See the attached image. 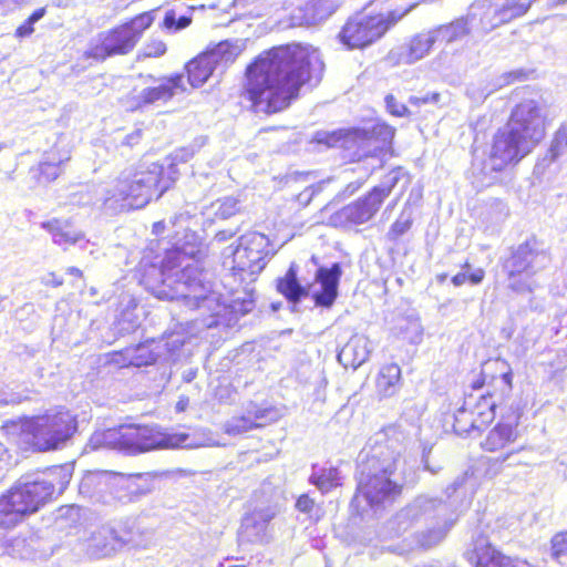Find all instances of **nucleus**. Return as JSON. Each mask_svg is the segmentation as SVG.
Returning <instances> with one entry per match:
<instances>
[{
    "mask_svg": "<svg viewBox=\"0 0 567 567\" xmlns=\"http://www.w3.org/2000/svg\"><path fill=\"white\" fill-rule=\"evenodd\" d=\"M367 176L359 178L355 182H351L347 185L344 193L348 195L354 194L365 182Z\"/></svg>",
    "mask_w": 567,
    "mask_h": 567,
    "instance_id": "e2e57ef3",
    "label": "nucleus"
},
{
    "mask_svg": "<svg viewBox=\"0 0 567 567\" xmlns=\"http://www.w3.org/2000/svg\"><path fill=\"white\" fill-rule=\"evenodd\" d=\"M192 18L186 14H177L175 9L167 10L164 17L163 24L169 31H179L188 27Z\"/></svg>",
    "mask_w": 567,
    "mask_h": 567,
    "instance_id": "a18cd8bd",
    "label": "nucleus"
},
{
    "mask_svg": "<svg viewBox=\"0 0 567 567\" xmlns=\"http://www.w3.org/2000/svg\"><path fill=\"white\" fill-rule=\"evenodd\" d=\"M70 158L69 152L63 153L51 151L45 159L40 163L39 171L40 175L45 177L48 181H54L60 174V165Z\"/></svg>",
    "mask_w": 567,
    "mask_h": 567,
    "instance_id": "e433bc0d",
    "label": "nucleus"
},
{
    "mask_svg": "<svg viewBox=\"0 0 567 567\" xmlns=\"http://www.w3.org/2000/svg\"><path fill=\"white\" fill-rule=\"evenodd\" d=\"M121 450L138 454L162 449H196L204 443L184 432H165L157 425L120 426Z\"/></svg>",
    "mask_w": 567,
    "mask_h": 567,
    "instance_id": "0eeeda50",
    "label": "nucleus"
},
{
    "mask_svg": "<svg viewBox=\"0 0 567 567\" xmlns=\"http://www.w3.org/2000/svg\"><path fill=\"white\" fill-rule=\"evenodd\" d=\"M466 559L475 567H533L527 561L513 560L493 548L484 530L474 536L473 550L466 554Z\"/></svg>",
    "mask_w": 567,
    "mask_h": 567,
    "instance_id": "a211bd4d",
    "label": "nucleus"
},
{
    "mask_svg": "<svg viewBox=\"0 0 567 567\" xmlns=\"http://www.w3.org/2000/svg\"><path fill=\"white\" fill-rule=\"evenodd\" d=\"M100 480L97 474H89L83 477L80 483V493L86 496H92L91 487Z\"/></svg>",
    "mask_w": 567,
    "mask_h": 567,
    "instance_id": "864d4df0",
    "label": "nucleus"
},
{
    "mask_svg": "<svg viewBox=\"0 0 567 567\" xmlns=\"http://www.w3.org/2000/svg\"><path fill=\"white\" fill-rule=\"evenodd\" d=\"M472 399L473 394L465 400L464 405L454 414L453 429L460 435L468 434L472 430H480L483 426L468 409V406H472Z\"/></svg>",
    "mask_w": 567,
    "mask_h": 567,
    "instance_id": "473e14b6",
    "label": "nucleus"
},
{
    "mask_svg": "<svg viewBox=\"0 0 567 567\" xmlns=\"http://www.w3.org/2000/svg\"><path fill=\"white\" fill-rule=\"evenodd\" d=\"M41 227L45 229L52 237L54 244L60 246L79 245L81 249H86L90 240L84 239V235L72 229L69 220L51 219L41 223Z\"/></svg>",
    "mask_w": 567,
    "mask_h": 567,
    "instance_id": "bb28decb",
    "label": "nucleus"
},
{
    "mask_svg": "<svg viewBox=\"0 0 567 567\" xmlns=\"http://www.w3.org/2000/svg\"><path fill=\"white\" fill-rule=\"evenodd\" d=\"M400 179L399 171H391L368 195L344 206L337 212L331 220L336 225L349 227L369 221L379 210L383 200L391 194Z\"/></svg>",
    "mask_w": 567,
    "mask_h": 567,
    "instance_id": "9b49d317",
    "label": "nucleus"
},
{
    "mask_svg": "<svg viewBox=\"0 0 567 567\" xmlns=\"http://www.w3.org/2000/svg\"><path fill=\"white\" fill-rule=\"evenodd\" d=\"M177 179L175 164L167 171L157 163L141 164L135 169L121 173L113 187L107 192L104 205L109 208L138 209L150 203L153 196L159 198Z\"/></svg>",
    "mask_w": 567,
    "mask_h": 567,
    "instance_id": "39448f33",
    "label": "nucleus"
},
{
    "mask_svg": "<svg viewBox=\"0 0 567 567\" xmlns=\"http://www.w3.org/2000/svg\"><path fill=\"white\" fill-rule=\"evenodd\" d=\"M467 280V274L466 272H458L452 278V282L454 286L460 287Z\"/></svg>",
    "mask_w": 567,
    "mask_h": 567,
    "instance_id": "69168bd1",
    "label": "nucleus"
},
{
    "mask_svg": "<svg viewBox=\"0 0 567 567\" xmlns=\"http://www.w3.org/2000/svg\"><path fill=\"white\" fill-rule=\"evenodd\" d=\"M337 3L334 0H308L302 8L300 24L315 25L327 18H329L336 10Z\"/></svg>",
    "mask_w": 567,
    "mask_h": 567,
    "instance_id": "7c9ffc66",
    "label": "nucleus"
},
{
    "mask_svg": "<svg viewBox=\"0 0 567 567\" xmlns=\"http://www.w3.org/2000/svg\"><path fill=\"white\" fill-rule=\"evenodd\" d=\"M485 272L482 268L475 269L472 274L467 275V280L472 285H478L483 281Z\"/></svg>",
    "mask_w": 567,
    "mask_h": 567,
    "instance_id": "052dcab7",
    "label": "nucleus"
},
{
    "mask_svg": "<svg viewBox=\"0 0 567 567\" xmlns=\"http://www.w3.org/2000/svg\"><path fill=\"white\" fill-rule=\"evenodd\" d=\"M520 412L518 410L513 415L505 417L502 415L499 422L493 426L481 442V447L486 452L505 451L511 444L515 443L519 436L518 423Z\"/></svg>",
    "mask_w": 567,
    "mask_h": 567,
    "instance_id": "6ab92c4d",
    "label": "nucleus"
},
{
    "mask_svg": "<svg viewBox=\"0 0 567 567\" xmlns=\"http://www.w3.org/2000/svg\"><path fill=\"white\" fill-rule=\"evenodd\" d=\"M82 508L76 505L60 507L55 513L54 524L60 530L75 527L81 520Z\"/></svg>",
    "mask_w": 567,
    "mask_h": 567,
    "instance_id": "58836bf2",
    "label": "nucleus"
},
{
    "mask_svg": "<svg viewBox=\"0 0 567 567\" xmlns=\"http://www.w3.org/2000/svg\"><path fill=\"white\" fill-rule=\"evenodd\" d=\"M277 289L293 303L298 302L301 297L308 293L307 289L300 285L293 265L290 266L285 277L278 279Z\"/></svg>",
    "mask_w": 567,
    "mask_h": 567,
    "instance_id": "2f4dec72",
    "label": "nucleus"
},
{
    "mask_svg": "<svg viewBox=\"0 0 567 567\" xmlns=\"http://www.w3.org/2000/svg\"><path fill=\"white\" fill-rule=\"evenodd\" d=\"M413 225L412 212L403 209L398 219L391 225L386 233V239L391 243H396L400 237L405 235Z\"/></svg>",
    "mask_w": 567,
    "mask_h": 567,
    "instance_id": "ea45409f",
    "label": "nucleus"
},
{
    "mask_svg": "<svg viewBox=\"0 0 567 567\" xmlns=\"http://www.w3.org/2000/svg\"><path fill=\"white\" fill-rule=\"evenodd\" d=\"M432 447L427 449V447H424L423 449V453H422V464H423V467L429 471L430 473L432 474H437L441 470V466L437 465V466H433L431 465L430 463V452H431Z\"/></svg>",
    "mask_w": 567,
    "mask_h": 567,
    "instance_id": "6e6d98bb",
    "label": "nucleus"
},
{
    "mask_svg": "<svg viewBox=\"0 0 567 567\" xmlns=\"http://www.w3.org/2000/svg\"><path fill=\"white\" fill-rule=\"evenodd\" d=\"M20 523H22V520L10 506V503L3 495H0V533L10 530Z\"/></svg>",
    "mask_w": 567,
    "mask_h": 567,
    "instance_id": "37998d69",
    "label": "nucleus"
},
{
    "mask_svg": "<svg viewBox=\"0 0 567 567\" xmlns=\"http://www.w3.org/2000/svg\"><path fill=\"white\" fill-rule=\"evenodd\" d=\"M309 482L324 494L341 485V476L336 467L317 468V466H313Z\"/></svg>",
    "mask_w": 567,
    "mask_h": 567,
    "instance_id": "72a5a7b5",
    "label": "nucleus"
},
{
    "mask_svg": "<svg viewBox=\"0 0 567 567\" xmlns=\"http://www.w3.org/2000/svg\"><path fill=\"white\" fill-rule=\"evenodd\" d=\"M185 90L184 76L182 74H176L166 79L158 86L144 89L138 95L140 105L153 104L159 101L166 102Z\"/></svg>",
    "mask_w": 567,
    "mask_h": 567,
    "instance_id": "cd10ccee",
    "label": "nucleus"
},
{
    "mask_svg": "<svg viewBox=\"0 0 567 567\" xmlns=\"http://www.w3.org/2000/svg\"><path fill=\"white\" fill-rule=\"evenodd\" d=\"M236 230H220L216 234L215 239L219 243H224L235 236Z\"/></svg>",
    "mask_w": 567,
    "mask_h": 567,
    "instance_id": "0e129e2a",
    "label": "nucleus"
},
{
    "mask_svg": "<svg viewBox=\"0 0 567 567\" xmlns=\"http://www.w3.org/2000/svg\"><path fill=\"white\" fill-rule=\"evenodd\" d=\"M87 445L92 450L100 447L121 450L120 426L94 432L90 437Z\"/></svg>",
    "mask_w": 567,
    "mask_h": 567,
    "instance_id": "4c0bfd02",
    "label": "nucleus"
},
{
    "mask_svg": "<svg viewBox=\"0 0 567 567\" xmlns=\"http://www.w3.org/2000/svg\"><path fill=\"white\" fill-rule=\"evenodd\" d=\"M385 105L386 110L394 116H406L410 114L408 107L399 103L392 94L385 96Z\"/></svg>",
    "mask_w": 567,
    "mask_h": 567,
    "instance_id": "3c124183",
    "label": "nucleus"
},
{
    "mask_svg": "<svg viewBox=\"0 0 567 567\" xmlns=\"http://www.w3.org/2000/svg\"><path fill=\"white\" fill-rule=\"evenodd\" d=\"M120 538H123L124 547L130 548H147L153 540V533L151 530H143L140 527L124 526L120 530Z\"/></svg>",
    "mask_w": 567,
    "mask_h": 567,
    "instance_id": "f704fd0d",
    "label": "nucleus"
},
{
    "mask_svg": "<svg viewBox=\"0 0 567 567\" xmlns=\"http://www.w3.org/2000/svg\"><path fill=\"white\" fill-rule=\"evenodd\" d=\"M141 136H142V131L135 130L134 132H132L131 134L125 136L123 144L133 146L138 143V141L141 140Z\"/></svg>",
    "mask_w": 567,
    "mask_h": 567,
    "instance_id": "680f3d73",
    "label": "nucleus"
},
{
    "mask_svg": "<svg viewBox=\"0 0 567 567\" xmlns=\"http://www.w3.org/2000/svg\"><path fill=\"white\" fill-rule=\"evenodd\" d=\"M530 142H527L511 126L498 130L494 135L488 154L478 156L474 154L472 162L473 185L476 188H484L493 185L507 166L518 163L533 148Z\"/></svg>",
    "mask_w": 567,
    "mask_h": 567,
    "instance_id": "423d86ee",
    "label": "nucleus"
},
{
    "mask_svg": "<svg viewBox=\"0 0 567 567\" xmlns=\"http://www.w3.org/2000/svg\"><path fill=\"white\" fill-rule=\"evenodd\" d=\"M481 530H484V535L488 538L489 543H492V539H491V536L494 535V532H491L489 534V525L488 524H483V523H480L477 525V527L475 528L473 535H472V540H474V536L477 535V533H480ZM491 546L493 548H495L493 546V544H491ZM473 550V542H471V545H470V548L465 551V556L468 551Z\"/></svg>",
    "mask_w": 567,
    "mask_h": 567,
    "instance_id": "4d7b16f0",
    "label": "nucleus"
},
{
    "mask_svg": "<svg viewBox=\"0 0 567 567\" xmlns=\"http://www.w3.org/2000/svg\"><path fill=\"white\" fill-rule=\"evenodd\" d=\"M72 471V465L64 464L41 472V477H38V506L65 491L71 481Z\"/></svg>",
    "mask_w": 567,
    "mask_h": 567,
    "instance_id": "412c9836",
    "label": "nucleus"
},
{
    "mask_svg": "<svg viewBox=\"0 0 567 567\" xmlns=\"http://www.w3.org/2000/svg\"><path fill=\"white\" fill-rule=\"evenodd\" d=\"M255 307L254 299L251 296L248 298H245L243 300L235 299L229 305L230 312L236 316V319H238L239 316H245L249 313Z\"/></svg>",
    "mask_w": 567,
    "mask_h": 567,
    "instance_id": "de8ad7c7",
    "label": "nucleus"
},
{
    "mask_svg": "<svg viewBox=\"0 0 567 567\" xmlns=\"http://www.w3.org/2000/svg\"><path fill=\"white\" fill-rule=\"evenodd\" d=\"M296 507L301 513L309 514L315 507V501L307 494H302L296 502Z\"/></svg>",
    "mask_w": 567,
    "mask_h": 567,
    "instance_id": "5fc2aeb1",
    "label": "nucleus"
},
{
    "mask_svg": "<svg viewBox=\"0 0 567 567\" xmlns=\"http://www.w3.org/2000/svg\"><path fill=\"white\" fill-rule=\"evenodd\" d=\"M124 542L123 538H120V532L106 524L91 532L81 546L87 558L102 559L112 557L123 549Z\"/></svg>",
    "mask_w": 567,
    "mask_h": 567,
    "instance_id": "f3484780",
    "label": "nucleus"
},
{
    "mask_svg": "<svg viewBox=\"0 0 567 567\" xmlns=\"http://www.w3.org/2000/svg\"><path fill=\"white\" fill-rule=\"evenodd\" d=\"M209 210L220 219H228L240 210L239 200L233 196H227L213 203Z\"/></svg>",
    "mask_w": 567,
    "mask_h": 567,
    "instance_id": "a19ab883",
    "label": "nucleus"
},
{
    "mask_svg": "<svg viewBox=\"0 0 567 567\" xmlns=\"http://www.w3.org/2000/svg\"><path fill=\"white\" fill-rule=\"evenodd\" d=\"M75 431L76 420L64 408H53L38 415V452L62 449Z\"/></svg>",
    "mask_w": 567,
    "mask_h": 567,
    "instance_id": "2eb2a0df",
    "label": "nucleus"
},
{
    "mask_svg": "<svg viewBox=\"0 0 567 567\" xmlns=\"http://www.w3.org/2000/svg\"><path fill=\"white\" fill-rule=\"evenodd\" d=\"M323 69L320 53L312 47L272 48L247 68L246 93L256 112L276 113L288 107L305 84L317 85Z\"/></svg>",
    "mask_w": 567,
    "mask_h": 567,
    "instance_id": "f257e3e1",
    "label": "nucleus"
},
{
    "mask_svg": "<svg viewBox=\"0 0 567 567\" xmlns=\"http://www.w3.org/2000/svg\"><path fill=\"white\" fill-rule=\"evenodd\" d=\"M525 450L524 446L517 449V450H511L499 457L491 458L487 457L485 460L481 461V464L484 466V477L486 478H493L497 476L503 471V464L511 460V457Z\"/></svg>",
    "mask_w": 567,
    "mask_h": 567,
    "instance_id": "79ce46f5",
    "label": "nucleus"
},
{
    "mask_svg": "<svg viewBox=\"0 0 567 567\" xmlns=\"http://www.w3.org/2000/svg\"><path fill=\"white\" fill-rule=\"evenodd\" d=\"M161 343L155 340L126 348L123 352L114 355V362L120 365L145 367L155 363L162 358L159 352Z\"/></svg>",
    "mask_w": 567,
    "mask_h": 567,
    "instance_id": "b1692460",
    "label": "nucleus"
},
{
    "mask_svg": "<svg viewBox=\"0 0 567 567\" xmlns=\"http://www.w3.org/2000/svg\"><path fill=\"white\" fill-rule=\"evenodd\" d=\"M154 19L153 11L143 12L125 23L99 33L96 43L85 52V55L96 61H104L110 56L131 53L143 33L153 24Z\"/></svg>",
    "mask_w": 567,
    "mask_h": 567,
    "instance_id": "6e6552de",
    "label": "nucleus"
},
{
    "mask_svg": "<svg viewBox=\"0 0 567 567\" xmlns=\"http://www.w3.org/2000/svg\"><path fill=\"white\" fill-rule=\"evenodd\" d=\"M35 12L31 13L28 19L20 24L14 32L16 38L23 39L32 34L34 30Z\"/></svg>",
    "mask_w": 567,
    "mask_h": 567,
    "instance_id": "603ef678",
    "label": "nucleus"
},
{
    "mask_svg": "<svg viewBox=\"0 0 567 567\" xmlns=\"http://www.w3.org/2000/svg\"><path fill=\"white\" fill-rule=\"evenodd\" d=\"M439 100V94H432V95H425V96H422V97H419V96H411L410 97V103L413 104V105H422V104H426V103H430V102H437Z\"/></svg>",
    "mask_w": 567,
    "mask_h": 567,
    "instance_id": "bf43d9fd",
    "label": "nucleus"
},
{
    "mask_svg": "<svg viewBox=\"0 0 567 567\" xmlns=\"http://www.w3.org/2000/svg\"><path fill=\"white\" fill-rule=\"evenodd\" d=\"M10 503L19 518L23 522L25 517L35 512V483H17L7 493L2 494Z\"/></svg>",
    "mask_w": 567,
    "mask_h": 567,
    "instance_id": "393cba45",
    "label": "nucleus"
},
{
    "mask_svg": "<svg viewBox=\"0 0 567 567\" xmlns=\"http://www.w3.org/2000/svg\"><path fill=\"white\" fill-rule=\"evenodd\" d=\"M197 375V369H188L183 372V380L186 383H190Z\"/></svg>",
    "mask_w": 567,
    "mask_h": 567,
    "instance_id": "338daca9",
    "label": "nucleus"
},
{
    "mask_svg": "<svg viewBox=\"0 0 567 567\" xmlns=\"http://www.w3.org/2000/svg\"><path fill=\"white\" fill-rule=\"evenodd\" d=\"M156 342L161 343V359L175 362L182 357L185 337L181 333H169L167 337Z\"/></svg>",
    "mask_w": 567,
    "mask_h": 567,
    "instance_id": "c9c22d12",
    "label": "nucleus"
},
{
    "mask_svg": "<svg viewBox=\"0 0 567 567\" xmlns=\"http://www.w3.org/2000/svg\"><path fill=\"white\" fill-rule=\"evenodd\" d=\"M434 43H436V41L432 30L415 34L406 47L401 48L402 52L399 54L400 61L405 64H413L422 60L430 53Z\"/></svg>",
    "mask_w": 567,
    "mask_h": 567,
    "instance_id": "c85d7f7f",
    "label": "nucleus"
},
{
    "mask_svg": "<svg viewBox=\"0 0 567 567\" xmlns=\"http://www.w3.org/2000/svg\"><path fill=\"white\" fill-rule=\"evenodd\" d=\"M185 241L177 239L161 261V266L142 264L141 284L158 299L181 300L189 309L209 312L215 319L208 327L221 323L219 317L227 306L219 301V295L212 289L207 274L198 266L199 254L195 233L186 234Z\"/></svg>",
    "mask_w": 567,
    "mask_h": 567,
    "instance_id": "f03ea898",
    "label": "nucleus"
},
{
    "mask_svg": "<svg viewBox=\"0 0 567 567\" xmlns=\"http://www.w3.org/2000/svg\"><path fill=\"white\" fill-rule=\"evenodd\" d=\"M401 388V369L398 364L391 363L383 365L377 377V394L383 398H391Z\"/></svg>",
    "mask_w": 567,
    "mask_h": 567,
    "instance_id": "c756f323",
    "label": "nucleus"
},
{
    "mask_svg": "<svg viewBox=\"0 0 567 567\" xmlns=\"http://www.w3.org/2000/svg\"><path fill=\"white\" fill-rule=\"evenodd\" d=\"M394 132V128L385 123H374L369 130L370 138L380 142L382 147L391 144Z\"/></svg>",
    "mask_w": 567,
    "mask_h": 567,
    "instance_id": "49530a36",
    "label": "nucleus"
},
{
    "mask_svg": "<svg viewBox=\"0 0 567 567\" xmlns=\"http://www.w3.org/2000/svg\"><path fill=\"white\" fill-rule=\"evenodd\" d=\"M372 351L370 340L363 334H354L338 353V361L344 368L358 369L368 361Z\"/></svg>",
    "mask_w": 567,
    "mask_h": 567,
    "instance_id": "a878e982",
    "label": "nucleus"
},
{
    "mask_svg": "<svg viewBox=\"0 0 567 567\" xmlns=\"http://www.w3.org/2000/svg\"><path fill=\"white\" fill-rule=\"evenodd\" d=\"M194 153H195L194 148H189V147L181 148V150L176 151V153L174 155V161L185 163L194 156Z\"/></svg>",
    "mask_w": 567,
    "mask_h": 567,
    "instance_id": "13d9d810",
    "label": "nucleus"
},
{
    "mask_svg": "<svg viewBox=\"0 0 567 567\" xmlns=\"http://www.w3.org/2000/svg\"><path fill=\"white\" fill-rule=\"evenodd\" d=\"M43 282H45L47 285H52L54 287L62 285V280L58 279L54 274H50L48 277H44Z\"/></svg>",
    "mask_w": 567,
    "mask_h": 567,
    "instance_id": "774afa93",
    "label": "nucleus"
},
{
    "mask_svg": "<svg viewBox=\"0 0 567 567\" xmlns=\"http://www.w3.org/2000/svg\"><path fill=\"white\" fill-rule=\"evenodd\" d=\"M241 40L221 41L203 52L186 64L187 80L192 87H199L207 82L215 70H224L243 52Z\"/></svg>",
    "mask_w": 567,
    "mask_h": 567,
    "instance_id": "f8f14e48",
    "label": "nucleus"
},
{
    "mask_svg": "<svg viewBox=\"0 0 567 567\" xmlns=\"http://www.w3.org/2000/svg\"><path fill=\"white\" fill-rule=\"evenodd\" d=\"M466 480L467 472L457 476L446 487L445 494L449 502L425 495L417 496L385 523L380 530V536L383 538L399 537L414 524L431 520L434 524L433 527L422 532L417 536V543L423 548H432L439 545L458 518L454 497L464 494Z\"/></svg>",
    "mask_w": 567,
    "mask_h": 567,
    "instance_id": "20e7f679",
    "label": "nucleus"
},
{
    "mask_svg": "<svg viewBox=\"0 0 567 567\" xmlns=\"http://www.w3.org/2000/svg\"><path fill=\"white\" fill-rule=\"evenodd\" d=\"M513 374L508 370L493 378V391L487 390L477 398L472 399V406H468L480 423L484 426L489 424L496 415V408L502 406L512 392Z\"/></svg>",
    "mask_w": 567,
    "mask_h": 567,
    "instance_id": "dca6fc26",
    "label": "nucleus"
},
{
    "mask_svg": "<svg viewBox=\"0 0 567 567\" xmlns=\"http://www.w3.org/2000/svg\"><path fill=\"white\" fill-rule=\"evenodd\" d=\"M342 269L339 262L331 267H319L316 271V282L319 289L312 288L311 297L317 307L331 308L338 297L339 281Z\"/></svg>",
    "mask_w": 567,
    "mask_h": 567,
    "instance_id": "aec40b11",
    "label": "nucleus"
},
{
    "mask_svg": "<svg viewBox=\"0 0 567 567\" xmlns=\"http://www.w3.org/2000/svg\"><path fill=\"white\" fill-rule=\"evenodd\" d=\"M416 4L403 12L391 11L388 14H355L348 19L339 33L340 41L349 49H362L381 39L385 32L406 16Z\"/></svg>",
    "mask_w": 567,
    "mask_h": 567,
    "instance_id": "1a4fd4ad",
    "label": "nucleus"
},
{
    "mask_svg": "<svg viewBox=\"0 0 567 567\" xmlns=\"http://www.w3.org/2000/svg\"><path fill=\"white\" fill-rule=\"evenodd\" d=\"M166 52V44L161 40H152L143 48V55L147 58H157Z\"/></svg>",
    "mask_w": 567,
    "mask_h": 567,
    "instance_id": "8fccbe9b",
    "label": "nucleus"
},
{
    "mask_svg": "<svg viewBox=\"0 0 567 567\" xmlns=\"http://www.w3.org/2000/svg\"><path fill=\"white\" fill-rule=\"evenodd\" d=\"M400 463L398 441L389 439L385 431L369 439L358 456L357 491L350 504L353 513L362 519L372 517L400 495Z\"/></svg>",
    "mask_w": 567,
    "mask_h": 567,
    "instance_id": "7ed1b4c3",
    "label": "nucleus"
},
{
    "mask_svg": "<svg viewBox=\"0 0 567 567\" xmlns=\"http://www.w3.org/2000/svg\"><path fill=\"white\" fill-rule=\"evenodd\" d=\"M275 419L272 409L259 408L250 403L246 408V412L239 416H233L224 424V431L228 435H240L252 429L265 426L269 421Z\"/></svg>",
    "mask_w": 567,
    "mask_h": 567,
    "instance_id": "4be33fe9",
    "label": "nucleus"
},
{
    "mask_svg": "<svg viewBox=\"0 0 567 567\" xmlns=\"http://www.w3.org/2000/svg\"><path fill=\"white\" fill-rule=\"evenodd\" d=\"M547 117L548 105L543 97L524 99L513 109L507 125L536 146L545 137Z\"/></svg>",
    "mask_w": 567,
    "mask_h": 567,
    "instance_id": "4468645a",
    "label": "nucleus"
},
{
    "mask_svg": "<svg viewBox=\"0 0 567 567\" xmlns=\"http://www.w3.org/2000/svg\"><path fill=\"white\" fill-rule=\"evenodd\" d=\"M551 550L556 557L567 555V532L558 533L553 537Z\"/></svg>",
    "mask_w": 567,
    "mask_h": 567,
    "instance_id": "09e8293b",
    "label": "nucleus"
},
{
    "mask_svg": "<svg viewBox=\"0 0 567 567\" xmlns=\"http://www.w3.org/2000/svg\"><path fill=\"white\" fill-rule=\"evenodd\" d=\"M270 241L261 233L251 231L240 236L239 244L233 251L231 270L244 281L254 280L266 266L270 256Z\"/></svg>",
    "mask_w": 567,
    "mask_h": 567,
    "instance_id": "ddd939ff",
    "label": "nucleus"
},
{
    "mask_svg": "<svg viewBox=\"0 0 567 567\" xmlns=\"http://www.w3.org/2000/svg\"><path fill=\"white\" fill-rule=\"evenodd\" d=\"M276 516L274 506L254 508V511L244 516L239 537L243 542L261 543L266 539L269 522Z\"/></svg>",
    "mask_w": 567,
    "mask_h": 567,
    "instance_id": "5701e85b",
    "label": "nucleus"
},
{
    "mask_svg": "<svg viewBox=\"0 0 567 567\" xmlns=\"http://www.w3.org/2000/svg\"><path fill=\"white\" fill-rule=\"evenodd\" d=\"M548 154L550 162L567 156V125H561L555 133Z\"/></svg>",
    "mask_w": 567,
    "mask_h": 567,
    "instance_id": "c03bdc74",
    "label": "nucleus"
},
{
    "mask_svg": "<svg viewBox=\"0 0 567 567\" xmlns=\"http://www.w3.org/2000/svg\"><path fill=\"white\" fill-rule=\"evenodd\" d=\"M549 261L548 254L539 249L536 241L527 240L520 244L503 265L509 280L508 288L517 293L533 292L536 288L535 282L519 277L525 275L529 278L536 275L545 269Z\"/></svg>",
    "mask_w": 567,
    "mask_h": 567,
    "instance_id": "9d476101",
    "label": "nucleus"
}]
</instances>
